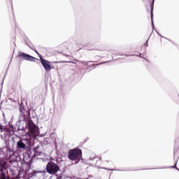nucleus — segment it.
<instances>
[{
  "label": "nucleus",
  "instance_id": "nucleus-5",
  "mask_svg": "<svg viewBox=\"0 0 179 179\" xmlns=\"http://www.w3.org/2000/svg\"><path fill=\"white\" fill-rule=\"evenodd\" d=\"M40 59L45 71H47V72L51 71V65L50 64V62L43 58L41 56L40 57Z\"/></svg>",
  "mask_w": 179,
  "mask_h": 179
},
{
  "label": "nucleus",
  "instance_id": "nucleus-1",
  "mask_svg": "<svg viewBox=\"0 0 179 179\" xmlns=\"http://www.w3.org/2000/svg\"><path fill=\"white\" fill-rule=\"evenodd\" d=\"M68 156L70 160H78L79 162L82 159V150L79 148L71 150Z\"/></svg>",
  "mask_w": 179,
  "mask_h": 179
},
{
  "label": "nucleus",
  "instance_id": "nucleus-7",
  "mask_svg": "<svg viewBox=\"0 0 179 179\" xmlns=\"http://www.w3.org/2000/svg\"><path fill=\"white\" fill-rule=\"evenodd\" d=\"M17 148H18V149H26V144L22 141H19L17 143Z\"/></svg>",
  "mask_w": 179,
  "mask_h": 179
},
{
  "label": "nucleus",
  "instance_id": "nucleus-9",
  "mask_svg": "<svg viewBox=\"0 0 179 179\" xmlns=\"http://www.w3.org/2000/svg\"><path fill=\"white\" fill-rule=\"evenodd\" d=\"M38 149V147L34 148V156H41L42 153L41 152H38L37 150Z\"/></svg>",
  "mask_w": 179,
  "mask_h": 179
},
{
  "label": "nucleus",
  "instance_id": "nucleus-6",
  "mask_svg": "<svg viewBox=\"0 0 179 179\" xmlns=\"http://www.w3.org/2000/svg\"><path fill=\"white\" fill-rule=\"evenodd\" d=\"M3 131L8 132V134H13V125H9L8 127H4Z\"/></svg>",
  "mask_w": 179,
  "mask_h": 179
},
{
  "label": "nucleus",
  "instance_id": "nucleus-4",
  "mask_svg": "<svg viewBox=\"0 0 179 179\" xmlns=\"http://www.w3.org/2000/svg\"><path fill=\"white\" fill-rule=\"evenodd\" d=\"M18 57L20 58H23V59H25L26 61H31V62H36V57H34L33 56H30L29 55L25 54L22 52H20L18 53Z\"/></svg>",
  "mask_w": 179,
  "mask_h": 179
},
{
  "label": "nucleus",
  "instance_id": "nucleus-12",
  "mask_svg": "<svg viewBox=\"0 0 179 179\" xmlns=\"http://www.w3.org/2000/svg\"><path fill=\"white\" fill-rule=\"evenodd\" d=\"M5 127H3V126H2V125H1L0 124V131H1V132H3V129H4Z\"/></svg>",
  "mask_w": 179,
  "mask_h": 179
},
{
  "label": "nucleus",
  "instance_id": "nucleus-14",
  "mask_svg": "<svg viewBox=\"0 0 179 179\" xmlns=\"http://www.w3.org/2000/svg\"><path fill=\"white\" fill-rule=\"evenodd\" d=\"M148 41H146V42H145V47H148Z\"/></svg>",
  "mask_w": 179,
  "mask_h": 179
},
{
  "label": "nucleus",
  "instance_id": "nucleus-3",
  "mask_svg": "<svg viewBox=\"0 0 179 179\" xmlns=\"http://www.w3.org/2000/svg\"><path fill=\"white\" fill-rule=\"evenodd\" d=\"M28 128L29 130V134L34 138L38 136V127L34 124V123L29 122L28 124Z\"/></svg>",
  "mask_w": 179,
  "mask_h": 179
},
{
  "label": "nucleus",
  "instance_id": "nucleus-8",
  "mask_svg": "<svg viewBox=\"0 0 179 179\" xmlns=\"http://www.w3.org/2000/svg\"><path fill=\"white\" fill-rule=\"evenodd\" d=\"M0 171H3V170H6V162H0Z\"/></svg>",
  "mask_w": 179,
  "mask_h": 179
},
{
  "label": "nucleus",
  "instance_id": "nucleus-13",
  "mask_svg": "<svg viewBox=\"0 0 179 179\" xmlns=\"http://www.w3.org/2000/svg\"><path fill=\"white\" fill-rule=\"evenodd\" d=\"M172 167V169H176L177 170H179L178 168H177V166H176V165H173V166H171Z\"/></svg>",
  "mask_w": 179,
  "mask_h": 179
},
{
  "label": "nucleus",
  "instance_id": "nucleus-15",
  "mask_svg": "<svg viewBox=\"0 0 179 179\" xmlns=\"http://www.w3.org/2000/svg\"><path fill=\"white\" fill-rule=\"evenodd\" d=\"M99 51H103V49H99Z\"/></svg>",
  "mask_w": 179,
  "mask_h": 179
},
{
  "label": "nucleus",
  "instance_id": "nucleus-11",
  "mask_svg": "<svg viewBox=\"0 0 179 179\" xmlns=\"http://www.w3.org/2000/svg\"><path fill=\"white\" fill-rule=\"evenodd\" d=\"M151 20L153 21V5H151Z\"/></svg>",
  "mask_w": 179,
  "mask_h": 179
},
{
  "label": "nucleus",
  "instance_id": "nucleus-2",
  "mask_svg": "<svg viewBox=\"0 0 179 179\" xmlns=\"http://www.w3.org/2000/svg\"><path fill=\"white\" fill-rule=\"evenodd\" d=\"M46 171L48 174H57L59 171V166L55 162H50L46 165Z\"/></svg>",
  "mask_w": 179,
  "mask_h": 179
},
{
  "label": "nucleus",
  "instance_id": "nucleus-10",
  "mask_svg": "<svg viewBox=\"0 0 179 179\" xmlns=\"http://www.w3.org/2000/svg\"><path fill=\"white\" fill-rule=\"evenodd\" d=\"M0 179H6V175L5 173L2 172L0 175Z\"/></svg>",
  "mask_w": 179,
  "mask_h": 179
},
{
  "label": "nucleus",
  "instance_id": "nucleus-16",
  "mask_svg": "<svg viewBox=\"0 0 179 179\" xmlns=\"http://www.w3.org/2000/svg\"><path fill=\"white\" fill-rule=\"evenodd\" d=\"M36 52V54H38V55H39V54L37 52V51Z\"/></svg>",
  "mask_w": 179,
  "mask_h": 179
}]
</instances>
